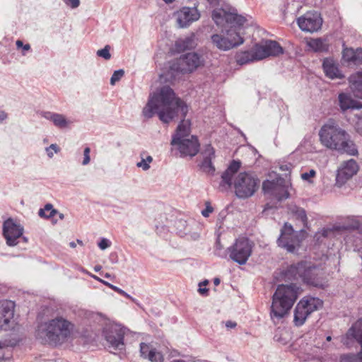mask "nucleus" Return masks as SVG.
<instances>
[{"mask_svg": "<svg viewBox=\"0 0 362 362\" xmlns=\"http://www.w3.org/2000/svg\"><path fill=\"white\" fill-rule=\"evenodd\" d=\"M189 108L181 98L176 97L174 90L168 86L161 87L150 95L142 110L146 119L158 115L159 119L165 124L180 120L175 134L173 136L171 145L177 146L181 155L193 157L199 151L200 144L196 136L189 134V122L185 120Z\"/></svg>", "mask_w": 362, "mask_h": 362, "instance_id": "f257e3e1", "label": "nucleus"}, {"mask_svg": "<svg viewBox=\"0 0 362 362\" xmlns=\"http://www.w3.org/2000/svg\"><path fill=\"white\" fill-rule=\"evenodd\" d=\"M211 18L218 26L223 27L220 33H214L210 37L214 47L226 52L244 43L240 30L247 20L245 16L239 15L237 9H214Z\"/></svg>", "mask_w": 362, "mask_h": 362, "instance_id": "f03ea898", "label": "nucleus"}, {"mask_svg": "<svg viewBox=\"0 0 362 362\" xmlns=\"http://www.w3.org/2000/svg\"><path fill=\"white\" fill-rule=\"evenodd\" d=\"M321 144L341 153L356 156L358 149L349 133L341 128L336 121L329 119L319 132Z\"/></svg>", "mask_w": 362, "mask_h": 362, "instance_id": "7ed1b4c3", "label": "nucleus"}, {"mask_svg": "<svg viewBox=\"0 0 362 362\" xmlns=\"http://www.w3.org/2000/svg\"><path fill=\"white\" fill-rule=\"evenodd\" d=\"M285 279H301L305 284L314 287L323 286V269L320 264L309 261H300L292 264L282 272Z\"/></svg>", "mask_w": 362, "mask_h": 362, "instance_id": "20e7f679", "label": "nucleus"}, {"mask_svg": "<svg viewBox=\"0 0 362 362\" xmlns=\"http://www.w3.org/2000/svg\"><path fill=\"white\" fill-rule=\"evenodd\" d=\"M73 325L67 320L57 317L38 325L36 337L42 343L57 346L64 343L70 336Z\"/></svg>", "mask_w": 362, "mask_h": 362, "instance_id": "39448f33", "label": "nucleus"}, {"mask_svg": "<svg viewBox=\"0 0 362 362\" xmlns=\"http://www.w3.org/2000/svg\"><path fill=\"white\" fill-rule=\"evenodd\" d=\"M298 286L295 284L279 285L272 296L270 317L274 322L288 314L298 298Z\"/></svg>", "mask_w": 362, "mask_h": 362, "instance_id": "423d86ee", "label": "nucleus"}, {"mask_svg": "<svg viewBox=\"0 0 362 362\" xmlns=\"http://www.w3.org/2000/svg\"><path fill=\"white\" fill-rule=\"evenodd\" d=\"M338 232L344 235V240L346 245V238L353 236L356 239L362 235V223L357 216H349L343 218L341 221L334 224L331 229H325L322 235L327 237L329 231Z\"/></svg>", "mask_w": 362, "mask_h": 362, "instance_id": "0eeeda50", "label": "nucleus"}, {"mask_svg": "<svg viewBox=\"0 0 362 362\" xmlns=\"http://www.w3.org/2000/svg\"><path fill=\"white\" fill-rule=\"evenodd\" d=\"M235 195L240 199L252 197L258 189L259 180L252 173L242 172L235 177L234 182Z\"/></svg>", "mask_w": 362, "mask_h": 362, "instance_id": "6e6552de", "label": "nucleus"}, {"mask_svg": "<svg viewBox=\"0 0 362 362\" xmlns=\"http://www.w3.org/2000/svg\"><path fill=\"white\" fill-rule=\"evenodd\" d=\"M253 243L245 237H240L228 247L226 252L229 259L240 264L244 265L252 253Z\"/></svg>", "mask_w": 362, "mask_h": 362, "instance_id": "1a4fd4ad", "label": "nucleus"}, {"mask_svg": "<svg viewBox=\"0 0 362 362\" xmlns=\"http://www.w3.org/2000/svg\"><path fill=\"white\" fill-rule=\"evenodd\" d=\"M354 339L360 345L361 349L356 353L341 354L339 362H362V318L356 321L347 331L345 338L342 339L344 344L349 346V340Z\"/></svg>", "mask_w": 362, "mask_h": 362, "instance_id": "9d476101", "label": "nucleus"}, {"mask_svg": "<svg viewBox=\"0 0 362 362\" xmlns=\"http://www.w3.org/2000/svg\"><path fill=\"white\" fill-rule=\"evenodd\" d=\"M322 306V301L317 298H308L301 299L294 310L293 322L299 327L303 325L307 317L314 311Z\"/></svg>", "mask_w": 362, "mask_h": 362, "instance_id": "9b49d317", "label": "nucleus"}, {"mask_svg": "<svg viewBox=\"0 0 362 362\" xmlns=\"http://www.w3.org/2000/svg\"><path fill=\"white\" fill-rule=\"evenodd\" d=\"M203 62L202 57L196 52H189L182 55L174 63L172 69L181 73H191L197 69Z\"/></svg>", "mask_w": 362, "mask_h": 362, "instance_id": "f8f14e48", "label": "nucleus"}, {"mask_svg": "<svg viewBox=\"0 0 362 362\" xmlns=\"http://www.w3.org/2000/svg\"><path fill=\"white\" fill-rule=\"evenodd\" d=\"M279 247L285 249L288 252H294L296 247L299 245V240L294 233L293 226L285 223L281 229V234L277 240Z\"/></svg>", "mask_w": 362, "mask_h": 362, "instance_id": "ddd939ff", "label": "nucleus"}, {"mask_svg": "<svg viewBox=\"0 0 362 362\" xmlns=\"http://www.w3.org/2000/svg\"><path fill=\"white\" fill-rule=\"evenodd\" d=\"M23 233V228L15 223L11 218L5 221L3 224V234L8 246H15L18 244V239Z\"/></svg>", "mask_w": 362, "mask_h": 362, "instance_id": "4468645a", "label": "nucleus"}, {"mask_svg": "<svg viewBox=\"0 0 362 362\" xmlns=\"http://www.w3.org/2000/svg\"><path fill=\"white\" fill-rule=\"evenodd\" d=\"M125 331L123 327L115 325L104 330V335L110 346L115 349H122L124 346Z\"/></svg>", "mask_w": 362, "mask_h": 362, "instance_id": "2eb2a0df", "label": "nucleus"}, {"mask_svg": "<svg viewBox=\"0 0 362 362\" xmlns=\"http://www.w3.org/2000/svg\"><path fill=\"white\" fill-rule=\"evenodd\" d=\"M322 20L317 13L308 12L303 16L298 18L299 28L306 32L313 33L320 29Z\"/></svg>", "mask_w": 362, "mask_h": 362, "instance_id": "dca6fc26", "label": "nucleus"}, {"mask_svg": "<svg viewBox=\"0 0 362 362\" xmlns=\"http://www.w3.org/2000/svg\"><path fill=\"white\" fill-rule=\"evenodd\" d=\"M358 170L356 161L350 159L344 162L341 167L337 170L336 176L337 184L339 186L344 185L348 180L351 178Z\"/></svg>", "mask_w": 362, "mask_h": 362, "instance_id": "f3484780", "label": "nucleus"}, {"mask_svg": "<svg viewBox=\"0 0 362 362\" xmlns=\"http://www.w3.org/2000/svg\"><path fill=\"white\" fill-rule=\"evenodd\" d=\"M202 160L199 164L201 170L209 175H214L216 169L212 163V160L215 159V149L211 144H206L201 151Z\"/></svg>", "mask_w": 362, "mask_h": 362, "instance_id": "a211bd4d", "label": "nucleus"}, {"mask_svg": "<svg viewBox=\"0 0 362 362\" xmlns=\"http://www.w3.org/2000/svg\"><path fill=\"white\" fill-rule=\"evenodd\" d=\"M200 18V13L197 8L183 7L177 12V21L180 28H187L192 23L197 21Z\"/></svg>", "mask_w": 362, "mask_h": 362, "instance_id": "6ab92c4d", "label": "nucleus"}, {"mask_svg": "<svg viewBox=\"0 0 362 362\" xmlns=\"http://www.w3.org/2000/svg\"><path fill=\"white\" fill-rule=\"evenodd\" d=\"M255 46L261 59H265L269 56H279L284 52L279 43L273 40H267L264 44H256Z\"/></svg>", "mask_w": 362, "mask_h": 362, "instance_id": "aec40b11", "label": "nucleus"}, {"mask_svg": "<svg viewBox=\"0 0 362 362\" xmlns=\"http://www.w3.org/2000/svg\"><path fill=\"white\" fill-rule=\"evenodd\" d=\"M241 166V162L233 160L230 162L227 169L221 175V181L219 185V189L221 191L226 190L233 185V177L239 170Z\"/></svg>", "mask_w": 362, "mask_h": 362, "instance_id": "412c9836", "label": "nucleus"}, {"mask_svg": "<svg viewBox=\"0 0 362 362\" xmlns=\"http://www.w3.org/2000/svg\"><path fill=\"white\" fill-rule=\"evenodd\" d=\"M14 303L12 301L4 300L0 302V329L8 330L10 320L13 317Z\"/></svg>", "mask_w": 362, "mask_h": 362, "instance_id": "4be33fe9", "label": "nucleus"}, {"mask_svg": "<svg viewBox=\"0 0 362 362\" xmlns=\"http://www.w3.org/2000/svg\"><path fill=\"white\" fill-rule=\"evenodd\" d=\"M322 69L325 76L330 79H342L344 75L339 69V63L332 58H325Z\"/></svg>", "mask_w": 362, "mask_h": 362, "instance_id": "5701e85b", "label": "nucleus"}, {"mask_svg": "<svg viewBox=\"0 0 362 362\" xmlns=\"http://www.w3.org/2000/svg\"><path fill=\"white\" fill-rule=\"evenodd\" d=\"M235 58L236 62L240 65L262 60L259 58V54L257 53V49L255 45L250 51L246 50L236 53Z\"/></svg>", "mask_w": 362, "mask_h": 362, "instance_id": "b1692460", "label": "nucleus"}, {"mask_svg": "<svg viewBox=\"0 0 362 362\" xmlns=\"http://www.w3.org/2000/svg\"><path fill=\"white\" fill-rule=\"evenodd\" d=\"M339 105L340 109L345 112L347 110H359L362 108V104L358 102L348 95L347 93H341L338 96Z\"/></svg>", "mask_w": 362, "mask_h": 362, "instance_id": "393cba45", "label": "nucleus"}, {"mask_svg": "<svg viewBox=\"0 0 362 362\" xmlns=\"http://www.w3.org/2000/svg\"><path fill=\"white\" fill-rule=\"evenodd\" d=\"M41 115L46 119L52 121L54 126L59 129H65L71 124V122L62 114L46 111L42 112Z\"/></svg>", "mask_w": 362, "mask_h": 362, "instance_id": "a878e982", "label": "nucleus"}, {"mask_svg": "<svg viewBox=\"0 0 362 362\" xmlns=\"http://www.w3.org/2000/svg\"><path fill=\"white\" fill-rule=\"evenodd\" d=\"M349 81L354 95L362 99V71L351 75Z\"/></svg>", "mask_w": 362, "mask_h": 362, "instance_id": "bb28decb", "label": "nucleus"}, {"mask_svg": "<svg viewBox=\"0 0 362 362\" xmlns=\"http://www.w3.org/2000/svg\"><path fill=\"white\" fill-rule=\"evenodd\" d=\"M308 45L316 52H327L329 49V45L327 40L321 38L310 40L308 42Z\"/></svg>", "mask_w": 362, "mask_h": 362, "instance_id": "cd10ccee", "label": "nucleus"}, {"mask_svg": "<svg viewBox=\"0 0 362 362\" xmlns=\"http://www.w3.org/2000/svg\"><path fill=\"white\" fill-rule=\"evenodd\" d=\"M175 45L180 51H185L193 49L197 45V43L195 42L194 37L190 36L177 41Z\"/></svg>", "mask_w": 362, "mask_h": 362, "instance_id": "c85d7f7f", "label": "nucleus"}, {"mask_svg": "<svg viewBox=\"0 0 362 362\" xmlns=\"http://www.w3.org/2000/svg\"><path fill=\"white\" fill-rule=\"evenodd\" d=\"M279 189H283L278 186L277 183L274 181L265 180L262 183V190L265 194H270L274 195Z\"/></svg>", "mask_w": 362, "mask_h": 362, "instance_id": "c756f323", "label": "nucleus"}, {"mask_svg": "<svg viewBox=\"0 0 362 362\" xmlns=\"http://www.w3.org/2000/svg\"><path fill=\"white\" fill-rule=\"evenodd\" d=\"M346 246L362 253V235L356 239H353V236H349L346 238Z\"/></svg>", "mask_w": 362, "mask_h": 362, "instance_id": "7c9ffc66", "label": "nucleus"}, {"mask_svg": "<svg viewBox=\"0 0 362 362\" xmlns=\"http://www.w3.org/2000/svg\"><path fill=\"white\" fill-rule=\"evenodd\" d=\"M58 213V211L53 208L52 204H45L43 209H40L38 215L41 218H50Z\"/></svg>", "mask_w": 362, "mask_h": 362, "instance_id": "2f4dec72", "label": "nucleus"}, {"mask_svg": "<svg viewBox=\"0 0 362 362\" xmlns=\"http://www.w3.org/2000/svg\"><path fill=\"white\" fill-rule=\"evenodd\" d=\"M356 49L353 48H344L342 52V57L344 61L355 65Z\"/></svg>", "mask_w": 362, "mask_h": 362, "instance_id": "473e14b6", "label": "nucleus"}, {"mask_svg": "<svg viewBox=\"0 0 362 362\" xmlns=\"http://www.w3.org/2000/svg\"><path fill=\"white\" fill-rule=\"evenodd\" d=\"M148 359L151 362H163L164 360L163 354L156 349H151L148 352Z\"/></svg>", "mask_w": 362, "mask_h": 362, "instance_id": "72a5a7b5", "label": "nucleus"}, {"mask_svg": "<svg viewBox=\"0 0 362 362\" xmlns=\"http://www.w3.org/2000/svg\"><path fill=\"white\" fill-rule=\"evenodd\" d=\"M292 213L296 216V218L300 220L303 223L307 222L308 218L305 211L303 208L295 206L292 209Z\"/></svg>", "mask_w": 362, "mask_h": 362, "instance_id": "f704fd0d", "label": "nucleus"}, {"mask_svg": "<svg viewBox=\"0 0 362 362\" xmlns=\"http://www.w3.org/2000/svg\"><path fill=\"white\" fill-rule=\"evenodd\" d=\"M110 46L107 45L104 48L98 49L96 52L98 57H102L105 60H109L111 58L110 53Z\"/></svg>", "mask_w": 362, "mask_h": 362, "instance_id": "c9c22d12", "label": "nucleus"}, {"mask_svg": "<svg viewBox=\"0 0 362 362\" xmlns=\"http://www.w3.org/2000/svg\"><path fill=\"white\" fill-rule=\"evenodd\" d=\"M95 279L100 281L102 283H103L105 285L107 286L109 288H112L113 291L117 292L118 293L128 298H132L131 296L127 294L124 291L122 290L121 288L108 283V282H106L105 281H103V280H100L98 278H97L96 276H94Z\"/></svg>", "mask_w": 362, "mask_h": 362, "instance_id": "e433bc0d", "label": "nucleus"}, {"mask_svg": "<svg viewBox=\"0 0 362 362\" xmlns=\"http://www.w3.org/2000/svg\"><path fill=\"white\" fill-rule=\"evenodd\" d=\"M124 71L123 69H119L115 71L113 74L110 78V84L112 86L115 85L117 82H118L124 76Z\"/></svg>", "mask_w": 362, "mask_h": 362, "instance_id": "4c0bfd02", "label": "nucleus"}, {"mask_svg": "<svg viewBox=\"0 0 362 362\" xmlns=\"http://www.w3.org/2000/svg\"><path fill=\"white\" fill-rule=\"evenodd\" d=\"M46 153L49 158H52L54 156V153H58L59 151V148L56 144H52L49 146L45 148Z\"/></svg>", "mask_w": 362, "mask_h": 362, "instance_id": "58836bf2", "label": "nucleus"}, {"mask_svg": "<svg viewBox=\"0 0 362 362\" xmlns=\"http://www.w3.org/2000/svg\"><path fill=\"white\" fill-rule=\"evenodd\" d=\"M149 346L145 343L140 344L141 356L144 358H148V354L151 351Z\"/></svg>", "mask_w": 362, "mask_h": 362, "instance_id": "ea45409f", "label": "nucleus"}, {"mask_svg": "<svg viewBox=\"0 0 362 362\" xmlns=\"http://www.w3.org/2000/svg\"><path fill=\"white\" fill-rule=\"evenodd\" d=\"M206 208L205 209L202 211V215L204 217H209L210 214H211L214 211V208L211 206L209 202H206L205 203Z\"/></svg>", "mask_w": 362, "mask_h": 362, "instance_id": "a19ab883", "label": "nucleus"}, {"mask_svg": "<svg viewBox=\"0 0 362 362\" xmlns=\"http://www.w3.org/2000/svg\"><path fill=\"white\" fill-rule=\"evenodd\" d=\"M90 148L89 147H86L83 151V160L82 162V164L83 165H86L90 163Z\"/></svg>", "mask_w": 362, "mask_h": 362, "instance_id": "79ce46f5", "label": "nucleus"}, {"mask_svg": "<svg viewBox=\"0 0 362 362\" xmlns=\"http://www.w3.org/2000/svg\"><path fill=\"white\" fill-rule=\"evenodd\" d=\"M110 241L105 238H103L98 244V247L103 250L108 248L110 246Z\"/></svg>", "mask_w": 362, "mask_h": 362, "instance_id": "37998d69", "label": "nucleus"}, {"mask_svg": "<svg viewBox=\"0 0 362 362\" xmlns=\"http://www.w3.org/2000/svg\"><path fill=\"white\" fill-rule=\"evenodd\" d=\"M362 64V48L356 49L355 65Z\"/></svg>", "mask_w": 362, "mask_h": 362, "instance_id": "c03bdc74", "label": "nucleus"}, {"mask_svg": "<svg viewBox=\"0 0 362 362\" xmlns=\"http://www.w3.org/2000/svg\"><path fill=\"white\" fill-rule=\"evenodd\" d=\"M208 284H209V281L208 280H204V281L200 282L199 284V288L198 289V291H199V293L201 295H203V296L207 295V293H208V288H202V286H206Z\"/></svg>", "mask_w": 362, "mask_h": 362, "instance_id": "a18cd8bd", "label": "nucleus"}, {"mask_svg": "<svg viewBox=\"0 0 362 362\" xmlns=\"http://www.w3.org/2000/svg\"><path fill=\"white\" fill-rule=\"evenodd\" d=\"M66 6L71 8H76L80 5V0H62Z\"/></svg>", "mask_w": 362, "mask_h": 362, "instance_id": "49530a36", "label": "nucleus"}, {"mask_svg": "<svg viewBox=\"0 0 362 362\" xmlns=\"http://www.w3.org/2000/svg\"><path fill=\"white\" fill-rule=\"evenodd\" d=\"M316 175V172L315 170L311 169L309 172L304 173L301 174V178L303 180L309 181L310 177H313Z\"/></svg>", "mask_w": 362, "mask_h": 362, "instance_id": "de8ad7c7", "label": "nucleus"}, {"mask_svg": "<svg viewBox=\"0 0 362 362\" xmlns=\"http://www.w3.org/2000/svg\"><path fill=\"white\" fill-rule=\"evenodd\" d=\"M136 166L144 170H148L150 168V165L145 161L144 158H141V160L136 163Z\"/></svg>", "mask_w": 362, "mask_h": 362, "instance_id": "09e8293b", "label": "nucleus"}, {"mask_svg": "<svg viewBox=\"0 0 362 362\" xmlns=\"http://www.w3.org/2000/svg\"><path fill=\"white\" fill-rule=\"evenodd\" d=\"M16 44L18 48L22 47L25 51H28L30 49V45L29 44L24 45L21 40H17Z\"/></svg>", "mask_w": 362, "mask_h": 362, "instance_id": "8fccbe9b", "label": "nucleus"}, {"mask_svg": "<svg viewBox=\"0 0 362 362\" xmlns=\"http://www.w3.org/2000/svg\"><path fill=\"white\" fill-rule=\"evenodd\" d=\"M237 326V323L235 322H233L228 320L226 322V327L229 329L235 328Z\"/></svg>", "mask_w": 362, "mask_h": 362, "instance_id": "3c124183", "label": "nucleus"}, {"mask_svg": "<svg viewBox=\"0 0 362 362\" xmlns=\"http://www.w3.org/2000/svg\"><path fill=\"white\" fill-rule=\"evenodd\" d=\"M6 118L7 114L4 111L0 112V123L5 120Z\"/></svg>", "mask_w": 362, "mask_h": 362, "instance_id": "603ef678", "label": "nucleus"}, {"mask_svg": "<svg viewBox=\"0 0 362 362\" xmlns=\"http://www.w3.org/2000/svg\"><path fill=\"white\" fill-rule=\"evenodd\" d=\"M288 193L287 192L284 191V195L278 197L277 199L279 201H281L283 199H286L288 197Z\"/></svg>", "mask_w": 362, "mask_h": 362, "instance_id": "864d4df0", "label": "nucleus"}, {"mask_svg": "<svg viewBox=\"0 0 362 362\" xmlns=\"http://www.w3.org/2000/svg\"><path fill=\"white\" fill-rule=\"evenodd\" d=\"M280 169L282 170V171H289L290 170V168L288 167V165H281L280 166Z\"/></svg>", "mask_w": 362, "mask_h": 362, "instance_id": "5fc2aeb1", "label": "nucleus"}, {"mask_svg": "<svg viewBox=\"0 0 362 362\" xmlns=\"http://www.w3.org/2000/svg\"><path fill=\"white\" fill-rule=\"evenodd\" d=\"M211 5H216L219 3V0H206Z\"/></svg>", "mask_w": 362, "mask_h": 362, "instance_id": "6e6d98bb", "label": "nucleus"}, {"mask_svg": "<svg viewBox=\"0 0 362 362\" xmlns=\"http://www.w3.org/2000/svg\"><path fill=\"white\" fill-rule=\"evenodd\" d=\"M145 161L147 163H151L153 161V158L151 156H148L146 158H144Z\"/></svg>", "mask_w": 362, "mask_h": 362, "instance_id": "4d7b16f0", "label": "nucleus"}, {"mask_svg": "<svg viewBox=\"0 0 362 362\" xmlns=\"http://www.w3.org/2000/svg\"><path fill=\"white\" fill-rule=\"evenodd\" d=\"M216 250H221L222 249V246L221 245V243H220L219 240H216Z\"/></svg>", "mask_w": 362, "mask_h": 362, "instance_id": "13d9d810", "label": "nucleus"}, {"mask_svg": "<svg viewBox=\"0 0 362 362\" xmlns=\"http://www.w3.org/2000/svg\"><path fill=\"white\" fill-rule=\"evenodd\" d=\"M220 282H221V281H220V279L218 278H215L214 279V284L215 286L219 285Z\"/></svg>", "mask_w": 362, "mask_h": 362, "instance_id": "bf43d9fd", "label": "nucleus"}, {"mask_svg": "<svg viewBox=\"0 0 362 362\" xmlns=\"http://www.w3.org/2000/svg\"><path fill=\"white\" fill-rule=\"evenodd\" d=\"M102 267L100 265H97L94 267L95 272H99L101 269Z\"/></svg>", "mask_w": 362, "mask_h": 362, "instance_id": "052dcab7", "label": "nucleus"}, {"mask_svg": "<svg viewBox=\"0 0 362 362\" xmlns=\"http://www.w3.org/2000/svg\"><path fill=\"white\" fill-rule=\"evenodd\" d=\"M69 246H70L71 247H72V248H74V247H76V243L75 242H74V241H73V242H70V243H69Z\"/></svg>", "mask_w": 362, "mask_h": 362, "instance_id": "680f3d73", "label": "nucleus"}, {"mask_svg": "<svg viewBox=\"0 0 362 362\" xmlns=\"http://www.w3.org/2000/svg\"><path fill=\"white\" fill-rule=\"evenodd\" d=\"M57 214H58V215H59V218L61 220L64 219V215L63 214L59 213V212L58 211V213H57Z\"/></svg>", "mask_w": 362, "mask_h": 362, "instance_id": "e2e57ef3", "label": "nucleus"}, {"mask_svg": "<svg viewBox=\"0 0 362 362\" xmlns=\"http://www.w3.org/2000/svg\"><path fill=\"white\" fill-rule=\"evenodd\" d=\"M164 2H165L166 4H171L173 3L175 0H163Z\"/></svg>", "mask_w": 362, "mask_h": 362, "instance_id": "0e129e2a", "label": "nucleus"}, {"mask_svg": "<svg viewBox=\"0 0 362 362\" xmlns=\"http://www.w3.org/2000/svg\"><path fill=\"white\" fill-rule=\"evenodd\" d=\"M76 242H77L78 244H79L81 245H83V243L82 240H81L79 239H77Z\"/></svg>", "mask_w": 362, "mask_h": 362, "instance_id": "69168bd1", "label": "nucleus"}, {"mask_svg": "<svg viewBox=\"0 0 362 362\" xmlns=\"http://www.w3.org/2000/svg\"><path fill=\"white\" fill-rule=\"evenodd\" d=\"M326 340L327 341H330L332 340V337L331 336H327V338H326Z\"/></svg>", "mask_w": 362, "mask_h": 362, "instance_id": "338daca9", "label": "nucleus"}, {"mask_svg": "<svg viewBox=\"0 0 362 362\" xmlns=\"http://www.w3.org/2000/svg\"><path fill=\"white\" fill-rule=\"evenodd\" d=\"M173 362H185L183 360H174Z\"/></svg>", "mask_w": 362, "mask_h": 362, "instance_id": "774afa93", "label": "nucleus"}]
</instances>
